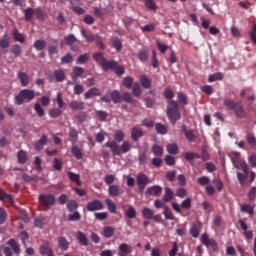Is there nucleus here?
I'll list each match as a JSON object with an SVG mask.
<instances>
[{
  "label": "nucleus",
  "mask_w": 256,
  "mask_h": 256,
  "mask_svg": "<svg viewBox=\"0 0 256 256\" xmlns=\"http://www.w3.org/2000/svg\"><path fill=\"white\" fill-rule=\"evenodd\" d=\"M17 159L20 165H25L27 163V152H25V150L18 151Z\"/></svg>",
  "instance_id": "29"
},
{
  "label": "nucleus",
  "mask_w": 256,
  "mask_h": 256,
  "mask_svg": "<svg viewBox=\"0 0 256 256\" xmlns=\"http://www.w3.org/2000/svg\"><path fill=\"white\" fill-rule=\"evenodd\" d=\"M81 35L82 37L86 38V41H89L90 43H92V41H99V35L87 32L83 28L81 29Z\"/></svg>",
  "instance_id": "12"
},
{
  "label": "nucleus",
  "mask_w": 256,
  "mask_h": 256,
  "mask_svg": "<svg viewBox=\"0 0 256 256\" xmlns=\"http://www.w3.org/2000/svg\"><path fill=\"white\" fill-rule=\"evenodd\" d=\"M114 139L117 141V143H121V141L125 139V133L121 130H117L114 134Z\"/></svg>",
  "instance_id": "59"
},
{
  "label": "nucleus",
  "mask_w": 256,
  "mask_h": 256,
  "mask_svg": "<svg viewBox=\"0 0 256 256\" xmlns=\"http://www.w3.org/2000/svg\"><path fill=\"white\" fill-rule=\"evenodd\" d=\"M105 147H108L113 155H121V153H129L131 151V144L128 141H124L121 145L117 144V141L107 142Z\"/></svg>",
  "instance_id": "2"
},
{
  "label": "nucleus",
  "mask_w": 256,
  "mask_h": 256,
  "mask_svg": "<svg viewBox=\"0 0 256 256\" xmlns=\"http://www.w3.org/2000/svg\"><path fill=\"white\" fill-rule=\"evenodd\" d=\"M153 215H155V212L151 208L145 207L142 209V217L144 219H153Z\"/></svg>",
  "instance_id": "36"
},
{
  "label": "nucleus",
  "mask_w": 256,
  "mask_h": 256,
  "mask_svg": "<svg viewBox=\"0 0 256 256\" xmlns=\"http://www.w3.org/2000/svg\"><path fill=\"white\" fill-rule=\"evenodd\" d=\"M34 110H35V112L37 113V115L39 117H44L45 116V110L43 109V106H41V104L36 103L34 105Z\"/></svg>",
  "instance_id": "57"
},
{
  "label": "nucleus",
  "mask_w": 256,
  "mask_h": 256,
  "mask_svg": "<svg viewBox=\"0 0 256 256\" xmlns=\"http://www.w3.org/2000/svg\"><path fill=\"white\" fill-rule=\"evenodd\" d=\"M47 145V135H42L41 138L34 144L36 151H41Z\"/></svg>",
  "instance_id": "20"
},
{
  "label": "nucleus",
  "mask_w": 256,
  "mask_h": 256,
  "mask_svg": "<svg viewBox=\"0 0 256 256\" xmlns=\"http://www.w3.org/2000/svg\"><path fill=\"white\" fill-rule=\"evenodd\" d=\"M236 175H237V179H238L240 185H242V187H245V181H247L248 176L241 172H237Z\"/></svg>",
  "instance_id": "61"
},
{
  "label": "nucleus",
  "mask_w": 256,
  "mask_h": 256,
  "mask_svg": "<svg viewBox=\"0 0 256 256\" xmlns=\"http://www.w3.org/2000/svg\"><path fill=\"white\" fill-rule=\"evenodd\" d=\"M11 53H13L15 57H21V46H19V44H15L14 46H12Z\"/></svg>",
  "instance_id": "58"
},
{
  "label": "nucleus",
  "mask_w": 256,
  "mask_h": 256,
  "mask_svg": "<svg viewBox=\"0 0 256 256\" xmlns=\"http://www.w3.org/2000/svg\"><path fill=\"white\" fill-rule=\"evenodd\" d=\"M85 73V69L83 67L75 66L73 68V76L72 79H77V77H81Z\"/></svg>",
  "instance_id": "40"
},
{
  "label": "nucleus",
  "mask_w": 256,
  "mask_h": 256,
  "mask_svg": "<svg viewBox=\"0 0 256 256\" xmlns=\"http://www.w3.org/2000/svg\"><path fill=\"white\" fill-rule=\"evenodd\" d=\"M39 201H41L42 205H45V207H51L55 205V196L53 194H42L39 196Z\"/></svg>",
  "instance_id": "7"
},
{
  "label": "nucleus",
  "mask_w": 256,
  "mask_h": 256,
  "mask_svg": "<svg viewBox=\"0 0 256 256\" xmlns=\"http://www.w3.org/2000/svg\"><path fill=\"white\" fill-rule=\"evenodd\" d=\"M11 41L9 40V35L5 34L2 39H0V49H9Z\"/></svg>",
  "instance_id": "28"
},
{
  "label": "nucleus",
  "mask_w": 256,
  "mask_h": 256,
  "mask_svg": "<svg viewBox=\"0 0 256 256\" xmlns=\"http://www.w3.org/2000/svg\"><path fill=\"white\" fill-rule=\"evenodd\" d=\"M223 79V73L217 72L208 77L209 83H215V81H221Z\"/></svg>",
  "instance_id": "38"
},
{
  "label": "nucleus",
  "mask_w": 256,
  "mask_h": 256,
  "mask_svg": "<svg viewBox=\"0 0 256 256\" xmlns=\"http://www.w3.org/2000/svg\"><path fill=\"white\" fill-rule=\"evenodd\" d=\"M33 99H35V90L24 89L15 96V104L23 105V103H30Z\"/></svg>",
  "instance_id": "3"
},
{
  "label": "nucleus",
  "mask_w": 256,
  "mask_h": 256,
  "mask_svg": "<svg viewBox=\"0 0 256 256\" xmlns=\"http://www.w3.org/2000/svg\"><path fill=\"white\" fill-rule=\"evenodd\" d=\"M163 193V188L159 185H155L147 188L146 195H154L155 197H159Z\"/></svg>",
  "instance_id": "11"
},
{
  "label": "nucleus",
  "mask_w": 256,
  "mask_h": 256,
  "mask_svg": "<svg viewBox=\"0 0 256 256\" xmlns=\"http://www.w3.org/2000/svg\"><path fill=\"white\" fill-rule=\"evenodd\" d=\"M93 59H94V61H96V63H98V65H100V67H102L104 61L107 60V58H105V56H103V53H101V52L94 53Z\"/></svg>",
  "instance_id": "31"
},
{
  "label": "nucleus",
  "mask_w": 256,
  "mask_h": 256,
  "mask_svg": "<svg viewBox=\"0 0 256 256\" xmlns=\"http://www.w3.org/2000/svg\"><path fill=\"white\" fill-rule=\"evenodd\" d=\"M133 253V247L127 243H122L118 246V256H129Z\"/></svg>",
  "instance_id": "8"
},
{
  "label": "nucleus",
  "mask_w": 256,
  "mask_h": 256,
  "mask_svg": "<svg viewBox=\"0 0 256 256\" xmlns=\"http://www.w3.org/2000/svg\"><path fill=\"white\" fill-rule=\"evenodd\" d=\"M167 117L172 125H175L179 119H181V113H179V104L175 100H170L167 106Z\"/></svg>",
  "instance_id": "1"
},
{
  "label": "nucleus",
  "mask_w": 256,
  "mask_h": 256,
  "mask_svg": "<svg viewBox=\"0 0 256 256\" xmlns=\"http://www.w3.org/2000/svg\"><path fill=\"white\" fill-rule=\"evenodd\" d=\"M86 209L87 211L93 213L95 211H103V209H105V206L103 205V202L101 200L94 199L87 203Z\"/></svg>",
  "instance_id": "4"
},
{
  "label": "nucleus",
  "mask_w": 256,
  "mask_h": 256,
  "mask_svg": "<svg viewBox=\"0 0 256 256\" xmlns=\"http://www.w3.org/2000/svg\"><path fill=\"white\" fill-rule=\"evenodd\" d=\"M155 129L159 135H167V126L161 124V123H156L155 124Z\"/></svg>",
  "instance_id": "45"
},
{
  "label": "nucleus",
  "mask_w": 256,
  "mask_h": 256,
  "mask_svg": "<svg viewBox=\"0 0 256 256\" xmlns=\"http://www.w3.org/2000/svg\"><path fill=\"white\" fill-rule=\"evenodd\" d=\"M166 150L168 153H170V155H177V153H179V147L177 144H168L166 146Z\"/></svg>",
  "instance_id": "44"
},
{
  "label": "nucleus",
  "mask_w": 256,
  "mask_h": 256,
  "mask_svg": "<svg viewBox=\"0 0 256 256\" xmlns=\"http://www.w3.org/2000/svg\"><path fill=\"white\" fill-rule=\"evenodd\" d=\"M54 77L58 83H63V80L66 78L65 71L63 69L55 70Z\"/></svg>",
  "instance_id": "26"
},
{
  "label": "nucleus",
  "mask_w": 256,
  "mask_h": 256,
  "mask_svg": "<svg viewBox=\"0 0 256 256\" xmlns=\"http://www.w3.org/2000/svg\"><path fill=\"white\" fill-rule=\"evenodd\" d=\"M234 113L239 119H245V117H247V112H245L241 103L236 104V107L234 108Z\"/></svg>",
  "instance_id": "15"
},
{
  "label": "nucleus",
  "mask_w": 256,
  "mask_h": 256,
  "mask_svg": "<svg viewBox=\"0 0 256 256\" xmlns=\"http://www.w3.org/2000/svg\"><path fill=\"white\" fill-rule=\"evenodd\" d=\"M111 41L116 51H121V49L123 48V44H121V40H119V38L117 37H112Z\"/></svg>",
  "instance_id": "51"
},
{
  "label": "nucleus",
  "mask_w": 256,
  "mask_h": 256,
  "mask_svg": "<svg viewBox=\"0 0 256 256\" xmlns=\"http://www.w3.org/2000/svg\"><path fill=\"white\" fill-rule=\"evenodd\" d=\"M39 253L40 255H49L50 253H53V248L46 242L40 246Z\"/></svg>",
  "instance_id": "21"
},
{
  "label": "nucleus",
  "mask_w": 256,
  "mask_h": 256,
  "mask_svg": "<svg viewBox=\"0 0 256 256\" xmlns=\"http://www.w3.org/2000/svg\"><path fill=\"white\" fill-rule=\"evenodd\" d=\"M18 79H20L22 87H27L29 85V75H27V73L18 72Z\"/></svg>",
  "instance_id": "23"
},
{
  "label": "nucleus",
  "mask_w": 256,
  "mask_h": 256,
  "mask_svg": "<svg viewBox=\"0 0 256 256\" xmlns=\"http://www.w3.org/2000/svg\"><path fill=\"white\" fill-rule=\"evenodd\" d=\"M144 133H143V129H141V127L139 126H134L131 129V139L135 142L139 141V139H141V137H143Z\"/></svg>",
  "instance_id": "9"
},
{
  "label": "nucleus",
  "mask_w": 256,
  "mask_h": 256,
  "mask_svg": "<svg viewBox=\"0 0 256 256\" xmlns=\"http://www.w3.org/2000/svg\"><path fill=\"white\" fill-rule=\"evenodd\" d=\"M113 103H121V93L118 90H113L110 94Z\"/></svg>",
  "instance_id": "46"
},
{
  "label": "nucleus",
  "mask_w": 256,
  "mask_h": 256,
  "mask_svg": "<svg viewBox=\"0 0 256 256\" xmlns=\"http://www.w3.org/2000/svg\"><path fill=\"white\" fill-rule=\"evenodd\" d=\"M68 177L70 181H73L74 183H76V185H81V177L79 176V174L68 172Z\"/></svg>",
  "instance_id": "48"
},
{
  "label": "nucleus",
  "mask_w": 256,
  "mask_h": 256,
  "mask_svg": "<svg viewBox=\"0 0 256 256\" xmlns=\"http://www.w3.org/2000/svg\"><path fill=\"white\" fill-rule=\"evenodd\" d=\"M136 183L139 187L140 191H144L145 187H147V185H149V177H147V175L140 173L138 174L137 178H136Z\"/></svg>",
  "instance_id": "6"
},
{
  "label": "nucleus",
  "mask_w": 256,
  "mask_h": 256,
  "mask_svg": "<svg viewBox=\"0 0 256 256\" xmlns=\"http://www.w3.org/2000/svg\"><path fill=\"white\" fill-rule=\"evenodd\" d=\"M81 219V214L79 211H75L68 215V221H79Z\"/></svg>",
  "instance_id": "63"
},
{
  "label": "nucleus",
  "mask_w": 256,
  "mask_h": 256,
  "mask_svg": "<svg viewBox=\"0 0 256 256\" xmlns=\"http://www.w3.org/2000/svg\"><path fill=\"white\" fill-rule=\"evenodd\" d=\"M122 99L123 101H125L126 103H130L131 105H135L136 103L133 97L131 96V93L129 92L122 94Z\"/></svg>",
  "instance_id": "56"
},
{
  "label": "nucleus",
  "mask_w": 256,
  "mask_h": 256,
  "mask_svg": "<svg viewBox=\"0 0 256 256\" xmlns=\"http://www.w3.org/2000/svg\"><path fill=\"white\" fill-rule=\"evenodd\" d=\"M163 215L168 221H175V216L173 215V212L167 206L164 207Z\"/></svg>",
  "instance_id": "41"
},
{
  "label": "nucleus",
  "mask_w": 256,
  "mask_h": 256,
  "mask_svg": "<svg viewBox=\"0 0 256 256\" xmlns=\"http://www.w3.org/2000/svg\"><path fill=\"white\" fill-rule=\"evenodd\" d=\"M148 95H151V97H147L145 99V104H146V107L151 108L153 107V105H155V91L150 90L148 92Z\"/></svg>",
  "instance_id": "24"
},
{
  "label": "nucleus",
  "mask_w": 256,
  "mask_h": 256,
  "mask_svg": "<svg viewBox=\"0 0 256 256\" xmlns=\"http://www.w3.org/2000/svg\"><path fill=\"white\" fill-rule=\"evenodd\" d=\"M58 247L61 251H67L69 249V241L65 237H60L58 239Z\"/></svg>",
  "instance_id": "27"
},
{
  "label": "nucleus",
  "mask_w": 256,
  "mask_h": 256,
  "mask_svg": "<svg viewBox=\"0 0 256 256\" xmlns=\"http://www.w3.org/2000/svg\"><path fill=\"white\" fill-rule=\"evenodd\" d=\"M238 104L229 98H225L223 101V107H225L226 111H234Z\"/></svg>",
  "instance_id": "16"
},
{
  "label": "nucleus",
  "mask_w": 256,
  "mask_h": 256,
  "mask_svg": "<svg viewBox=\"0 0 256 256\" xmlns=\"http://www.w3.org/2000/svg\"><path fill=\"white\" fill-rule=\"evenodd\" d=\"M132 93L134 97H141V85H139V82L134 83Z\"/></svg>",
  "instance_id": "54"
},
{
  "label": "nucleus",
  "mask_w": 256,
  "mask_h": 256,
  "mask_svg": "<svg viewBox=\"0 0 256 256\" xmlns=\"http://www.w3.org/2000/svg\"><path fill=\"white\" fill-rule=\"evenodd\" d=\"M152 153H154L155 157H163V147L154 145L152 147Z\"/></svg>",
  "instance_id": "53"
},
{
  "label": "nucleus",
  "mask_w": 256,
  "mask_h": 256,
  "mask_svg": "<svg viewBox=\"0 0 256 256\" xmlns=\"http://www.w3.org/2000/svg\"><path fill=\"white\" fill-rule=\"evenodd\" d=\"M201 243L206 247H212L214 251H217V249H219V247L217 246V242L214 239L209 238V235H207L206 233L202 234Z\"/></svg>",
  "instance_id": "5"
},
{
  "label": "nucleus",
  "mask_w": 256,
  "mask_h": 256,
  "mask_svg": "<svg viewBox=\"0 0 256 256\" xmlns=\"http://www.w3.org/2000/svg\"><path fill=\"white\" fill-rule=\"evenodd\" d=\"M113 235H115V228H113L111 226H106L103 228V236L106 239L113 237Z\"/></svg>",
  "instance_id": "30"
},
{
  "label": "nucleus",
  "mask_w": 256,
  "mask_h": 256,
  "mask_svg": "<svg viewBox=\"0 0 256 256\" xmlns=\"http://www.w3.org/2000/svg\"><path fill=\"white\" fill-rule=\"evenodd\" d=\"M45 47H47V42H45L44 40H36L34 42V48L36 49V51H43Z\"/></svg>",
  "instance_id": "43"
},
{
  "label": "nucleus",
  "mask_w": 256,
  "mask_h": 256,
  "mask_svg": "<svg viewBox=\"0 0 256 256\" xmlns=\"http://www.w3.org/2000/svg\"><path fill=\"white\" fill-rule=\"evenodd\" d=\"M68 137V141H70L72 145H76L77 141H79V132L75 128L70 127Z\"/></svg>",
  "instance_id": "10"
},
{
  "label": "nucleus",
  "mask_w": 256,
  "mask_h": 256,
  "mask_svg": "<svg viewBox=\"0 0 256 256\" xmlns=\"http://www.w3.org/2000/svg\"><path fill=\"white\" fill-rule=\"evenodd\" d=\"M247 143L251 146L252 149H256V138L255 135L248 133L246 135Z\"/></svg>",
  "instance_id": "42"
},
{
  "label": "nucleus",
  "mask_w": 256,
  "mask_h": 256,
  "mask_svg": "<svg viewBox=\"0 0 256 256\" xmlns=\"http://www.w3.org/2000/svg\"><path fill=\"white\" fill-rule=\"evenodd\" d=\"M63 114V111L59 108H54L49 111V116L52 117L53 119H57V117H61Z\"/></svg>",
  "instance_id": "55"
},
{
  "label": "nucleus",
  "mask_w": 256,
  "mask_h": 256,
  "mask_svg": "<svg viewBox=\"0 0 256 256\" xmlns=\"http://www.w3.org/2000/svg\"><path fill=\"white\" fill-rule=\"evenodd\" d=\"M241 211L244 213H248V215H253V213H255V210H253L252 206L249 204L242 205Z\"/></svg>",
  "instance_id": "62"
},
{
  "label": "nucleus",
  "mask_w": 256,
  "mask_h": 256,
  "mask_svg": "<svg viewBox=\"0 0 256 256\" xmlns=\"http://www.w3.org/2000/svg\"><path fill=\"white\" fill-rule=\"evenodd\" d=\"M117 67V61L115 60H105L101 68L103 71H109L110 69H115Z\"/></svg>",
  "instance_id": "18"
},
{
  "label": "nucleus",
  "mask_w": 256,
  "mask_h": 256,
  "mask_svg": "<svg viewBox=\"0 0 256 256\" xmlns=\"http://www.w3.org/2000/svg\"><path fill=\"white\" fill-rule=\"evenodd\" d=\"M140 84L143 89H151V80L146 75L140 77Z\"/></svg>",
  "instance_id": "32"
},
{
  "label": "nucleus",
  "mask_w": 256,
  "mask_h": 256,
  "mask_svg": "<svg viewBox=\"0 0 256 256\" xmlns=\"http://www.w3.org/2000/svg\"><path fill=\"white\" fill-rule=\"evenodd\" d=\"M123 85L124 87H126L127 89H131V87H133V77L131 76H127L123 79Z\"/></svg>",
  "instance_id": "60"
},
{
  "label": "nucleus",
  "mask_w": 256,
  "mask_h": 256,
  "mask_svg": "<svg viewBox=\"0 0 256 256\" xmlns=\"http://www.w3.org/2000/svg\"><path fill=\"white\" fill-rule=\"evenodd\" d=\"M79 207V203L75 200H70L67 203V209L70 213H73Z\"/></svg>",
  "instance_id": "52"
},
{
  "label": "nucleus",
  "mask_w": 256,
  "mask_h": 256,
  "mask_svg": "<svg viewBox=\"0 0 256 256\" xmlns=\"http://www.w3.org/2000/svg\"><path fill=\"white\" fill-rule=\"evenodd\" d=\"M77 239L79 243H81V245H83L84 247H87V245H89V240L87 239V236L83 234V232L79 231L77 233Z\"/></svg>",
  "instance_id": "34"
},
{
  "label": "nucleus",
  "mask_w": 256,
  "mask_h": 256,
  "mask_svg": "<svg viewBox=\"0 0 256 256\" xmlns=\"http://www.w3.org/2000/svg\"><path fill=\"white\" fill-rule=\"evenodd\" d=\"M72 155L76 157V159H83V152H81V149L75 144H72Z\"/></svg>",
  "instance_id": "37"
},
{
  "label": "nucleus",
  "mask_w": 256,
  "mask_h": 256,
  "mask_svg": "<svg viewBox=\"0 0 256 256\" xmlns=\"http://www.w3.org/2000/svg\"><path fill=\"white\" fill-rule=\"evenodd\" d=\"M70 108L73 111H81L85 109V103H83L82 101L73 100L72 102H70Z\"/></svg>",
  "instance_id": "22"
},
{
  "label": "nucleus",
  "mask_w": 256,
  "mask_h": 256,
  "mask_svg": "<svg viewBox=\"0 0 256 256\" xmlns=\"http://www.w3.org/2000/svg\"><path fill=\"white\" fill-rule=\"evenodd\" d=\"M101 90L97 87L90 88L85 94L84 99H91V97H100Z\"/></svg>",
  "instance_id": "13"
},
{
  "label": "nucleus",
  "mask_w": 256,
  "mask_h": 256,
  "mask_svg": "<svg viewBox=\"0 0 256 256\" xmlns=\"http://www.w3.org/2000/svg\"><path fill=\"white\" fill-rule=\"evenodd\" d=\"M64 41L68 47H73V45L77 43V37H75L73 34H69L64 37Z\"/></svg>",
  "instance_id": "33"
},
{
  "label": "nucleus",
  "mask_w": 256,
  "mask_h": 256,
  "mask_svg": "<svg viewBox=\"0 0 256 256\" xmlns=\"http://www.w3.org/2000/svg\"><path fill=\"white\" fill-rule=\"evenodd\" d=\"M89 61V53H84L76 59L77 65H85Z\"/></svg>",
  "instance_id": "39"
},
{
  "label": "nucleus",
  "mask_w": 256,
  "mask_h": 256,
  "mask_svg": "<svg viewBox=\"0 0 256 256\" xmlns=\"http://www.w3.org/2000/svg\"><path fill=\"white\" fill-rule=\"evenodd\" d=\"M108 193L111 197H119L123 194V191L117 185H110L108 188Z\"/></svg>",
  "instance_id": "17"
},
{
  "label": "nucleus",
  "mask_w": 256,
  "mask_h": 256,
  "mask_svg": "<svg viewBox=\"0 0 256 256\" xmlns=\"http://www.w3.org/2000/svg\"><path fill=\"white\" fill-rule=\"evenodd\" d=\"M184 159L186 161H188L189 163H193V161H195V159H201V156H199V154L194 153V152H185Z\"/></svg>",
  "instance_id": "25"
},
{
  "label": "nucleus",
  "mask_w": 256,
  "mask_h": 256,
  "mask_svg": "<svg viewBox=\"0 0 256 256\" xmlns=\"http://www.w3.org/2000/svg\"><path fill=\"white\" fill-rule=\"evenodd\" d=\"M24 15H25L26 21H31V19H33V15H35V9L33 8L24 9Z\"/></svg>",
  "instance_id": "49"
},
{
  "label": "nucleus",
  "mask_w": 256,
  "mask_h": 256,
  "mask_svg": "<svg viewBox=\"0 0 256 256\" xmlns=\"http://www.w3.org/2000/svg\"><path fill=\"white\" fill-rule=\"evenodd\" d=\"M7 221V211L0 207V225H3Z\"/></svg>",
  "instance_id": "64"
},
{
  "label": "nucleus",
  "mask_w": 256,
  "mask_h": 256,
  "mask_svg": "<svg viewBox=\"0 0 256 256\" xmlns=\"http://www.w3.org/2000/svg\"><path fill=\"white\" fill-rule=\"evenodd\" d=\"M174 197H175V194L173 193V190H171V188L169 187H166L164 190V196H163L164 203H169L170 201H173Z\"/></svg>",
  "instance_id": "19"
},
{
  "label": "nucleus",
  "mask_w": 256,
  "mask_h": 256,
  "mask_svg": "<svg viewBox=\"0 0 256 256\" xmlns=\"http://www.w3.org/2000/svg\"><path fill=\"white\" fill-rule=\"evenodd\" d=\"M7 245H9L15 255H19V253H21V246L15 239L8 240Z\"/></svg>",
  "instance_id": "14"
},
{
  "label": "nucleus",
  "mask_w": 256,
  "mask_h": 256,
  "mask_svg": "<svg viewBox=\"0 0 256 256\" xmlns=\"http://www.w3.org/2000/svg\"><path fill=\"white\" fill-rule=\"evenodd\" d=\"M106 205L108 207V211H110V213H117V205H115V202H113V200L111 199H106Z\"/></svg>",
  "instance_id": "47"
},
{
  "label": "nucleus",
  "mask_w": 256,
  "mask_h": 256,
  "mask_svg": "<svg viewBox=\"0 0 256 256\" xmlns=\"http://www.w3.org/2000/svg\"><path fill=\"white\" fill-rule=\"evenodd\" d=\"M126 217L128 219H135L137 217V211H135V208L133 206H130L126 211H125Z\"/></svg>",
  "instance_id": "50"
},
{
  "label": "nucleus",
  "mask_w": 256,
  "mask_h": 256,
  "mask_svg": "<svg viewBox=\"0 0 256 256\" xmlns=\"http://www.w3.org/2000/svg\"><path fill=\"white\" fill-rule=\"evenodd\" d=\"M201 228V224L194 223L190 229V233L194 239H197L199 237V229Z\"/></svg>",
  "instance_id": "35"
}]
</instances>
